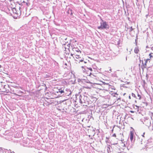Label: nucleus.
<instances>
[{"label": "nucleus", "mask_w": 153, "mask_h": 153, "mask_svg": "<svg viewBox=\"0 0 153 153\" xmlns=\"http://www.w3.org/2000/svg\"><path fill=\"white\" fill-rule=\"evenodd\" d=\"M132 96L134 97H136L135 95L133 93H132L131 94Z\"/></svg>", "instance_id": "obj_20"}, {"label": "nucleus", "mask_w": 153, "mask_h": 153, "mask_svg": "<svg viewBox=\"0 0 153 153\" xmlns=\"http://www.w3.org/2000/svg\"><path fill=\"white\" fill-rule=\"evenodd\" d=\"M145 134V132H144V133H143V135H142V136L143 137H144V134Z\"/></svg>", "instance_id": "obj_27"}, {"label": "nucleus", "mask_w": 153, "mask_h": 153, "mask_svg": "<svg viewBox=\"0 0 153 153\" xmlns=\"http://www.w3.org/2000/svg\"><path fill=\"white\" fill-rule=\"evenodd\" d=\"M87 68L89 69L90 71L91 72H94V71H95V70H94V71H93V70L92 69V68Z\"/></svg>", "instance_id": "obj_16"}, {"label": "nucleus", "mask_w": 153, "mask_h": 153, "mask_svg": "<svg viewBox=\"0 0 153 153\" xmlns=\"http://www.w3.org/2000/svg\"><path fill=\"white\" fill-rule=\"evenodd\" d=\"M75 56H76V58L78 59V61L76 60V61L77 62L79 61V63H80V62H82L83 61L84 59L83 58H81V57L79 56V55H76Z\"/></svg>", "instance_id": "obj_4"}, {"label": "nucleus", "mask_w": 153, "mask_h": 153, "mask_svg": "<svg viewBox=\"0 0 153 153\" xmlns=\"http://www.w3.org/2000/svg\"><path fill=\"white\" fill-rule=\"evenodd\" d=\"M106 140L107 139V140H108L109 139V138L108 137H106Z\"/></svg>", "instance_id": "obj_34"}, {"label": "nucleus", "mask_w": 153, "mask_h": 153, "mask_svg": "<svg viewBox=\"0 0 153 153\" xmlns=\"http://www.w3.org/2000/svg\"><path fill=\"white\" fill-rule=\"evenodd\" d=\"M109 71H111V69H110L109 70Z\"/></svg>", "instance_id": "obj_45"}, {"label": "nucleus", "mask_w": 153, "mask_h": 153, "mask_svg": "<svg viewBox=\"0 0 153 153\" xmlns=\"http://www.w3.org/2000/svg\"><path fill=\"white\" fill-rule=\"evenodd\" d=\"M128 97H129V98L130 99H131V96H130V95Z\"/></svg>", "instance_id": "obj_32"}, {"label": "nucleus", "mask_w": 153, "mask_h": 153, "mask_svg": "<svg viewBox=\"0 0 153 153\" xmlns=\"http://www.w3.org/2000/svg\"><path fill=\"white\" fill-rule=\"evenodd\" d=\"M146 48H149L148 46V45L146 46Z\"/></svg>", "instance_id": "obj_36"}, {"label": "nucleus", "mask_w": 153, "mask_h": 153, "mask_svg": "<svg viewBox=\"0 0 153 153\" xmlns=\"http://www.w3.org/2000/svg\"><path fill=\"white\" fill-rule=\"evenodd\" d=\"M137 96L138 97H139V100H141V95L139 94H137Z\"/></svg>", "instance_id": "obj_19"}, {"label": "nucleus", "mask_w": 153, "mask_h": 153, "mask_svg": "<svg viewBox=\"0 0 153 153\" xmlns=\"http://www.w3.org/2000/svg\"><path fill=\"white\" fill-rule=\"evenodd\" d=\"M70 44H68V45H67V47L68 48V49H69L70 48V46H69V45Z\"/></svg>", "instance_id": "obj_25"}, {"label": "nucleus", "mask_w": 153, "mask_h": 153, "mask_svg": "<svg viewBox=\"0 0 153 153\" xmlns=\"http://www.w3.org/2000/svg\"><path fill=\"white\" fill-rule=\"evenodd\" d=\"M135 107H136V108H135V109H137V110L138 111L139 108V107L138 106H137L136 105H135Z\"/></svg>", "instance_id": "obj_21"}, {"label": "nucleus", "mask_w": 153, "mask_h": 153, "mask_svg": "<svg viewBox=\"0 0 153 153\" xmlns=\"http://www.w3.org/2000/svg\"><path fill=\"white\" fill-rule=\"evenodd\" d=\"M130 112L131 113H133L134 112V111H131Z\"/></svg>", "instance_id": "obj_30"}, {"label": "nucleus", "mask_w": 153, "mask_h": 153, "mask_svg": "<svg viewBox=\"0 0 153 153\" xmlns=\"http://www.w3.org/2000/svg\"><path fill=\"white\" fill-rule=\"evenodd\" d=\"M117 143H118L117 142L114 143L112 141H111V144L112 145H115L116 144H117Z\"/></svg>", "instance_id": "obj_15"}, {"label": "nucleus", "mask_w": 153, "mask_h": 153, "mask_svg": "<svg viewBox=\"0 0 153 153\" xmlns=\"http://www.w3.org/2000/svg\"><path fill=\"white\" fill-rule=\"evenodd\" d=\"M13 9H15V10H16V8H13Z\"/></svg>", "instance_id": "obj_41"}, {"label": "nucleus", "mask_w": 153, "mask_h": 153, "mask_svg": "<svg viewBox=\"0 0 153 153\" xmlns=\"http://www.w3.org/2000/svg\"><path fill=\"white\" fill-rule=\"evenodd\" d=\"M143 103L146 104V106H147V105H148V104H147V103L143 102Z\"/></svg>", "instance_id": "obj_29"}, {"label": "nucleus", "mask_w": 153, "mask_h": 153, "mask_svg": "<svg viewBox=\"0 0 153 153\" xmlns=\"http://www.w3.org/2000/svg\"><path fill=\"white\" fill-rule=\"evenodd\" d=\"M123 86V87H125V86Z\"/></svg>", "instance_id": "obj_50"}, {"label": "nucleus", "mask_w": 153, "mask_h": 153, "mask_svg": "<svg viewBox=\"0 0 153 153\" xmlns=\"http://www.w3.org/2000/svg\"><path fill=\"white\" fill-rule=\"evenodd\" d=\"M58 91V95H61L62 96L64 95L65 91H64V89H63L62 88H59Z\"/></svg>", "instance_id": "obj_5"}, {"label": "nucleus", "mask_w": 153, "mask_h": 153, "mask_svg": "<svg viewBox=\"0 0 153 153\" xmlns=\"http://www.w3.org/2000/svg\"><path fill=\"white\" fill-rule=\"evenodd\" d=\"M150 59H146V60L145 59V62L144 64L143 63V60L142 61V64H143V65L144 66L145 68L146 67V66L147 65L146 64L147 63V62H148V61H149L150 60Z\"/></svg>", "instance_id": "obj_8"}, {"label": "nucleus", "mask_w": 153, "mask_h": 153, "mask_svg": "<svg viewBox=\"0 0 153 153\" xmlns=\"http://www.w3.org/2000/svg\"><path fill=\"white\" fill-rule=\"evenodd\" d=\"M104 84H106V83H105V82H104Z\"/></svg>", "instance_id": "obj_52"}, {"label": "nucleus", "mask_w": 153, "mask_h": 153, "mask_svg": "<svg viewBox=\"0 0 153 153\" xmlns=\"http://www.w3.org/2000/svg\"><path fill=\"white\" fill-rule=\"evenodd\" d=\"M82 62H83L84 63H85V64H86V63H87V61H84V60H83V61Z\"/></svg>", "instance_id": "obj_22"}, {"label": "nucleus", "mask_w": 153, "mask_h": 153, "mask_svg": "<svg viewBox=\"0 0 153 153\" xmlns=\"http://www.w3.org/2000/svg\"><path fill=\"white\" fill-rule=\"evenodd\" d=\"M82 68H83V66H82Z\"/></svg>", "instance_id": "obj_48"}, {"label": "nucleus", "mask_w": 153, "mask_h": 153, "mask_svg": "<svg viewBox=\"0 0 153 153\" xmlns=\"http://www.w3.org/2000/svg\"><path fill=\"white\" fill-rule=\"evenodd\" d=\"M1 66L0 65V68H1Z\"/></svg>", "instance_id": "obj_40"}, {"label": "nucleus", "mask_w": 153, "mask_h": 153, "mask_svg": "<svg viewBox=\"0 0 153 153\" xmlns=\"http://www.w3.org/2000/svg\"><path fill=\"white\" fill-rule=\"evenodd\" d=\"M135 102H137V101H136V100H135Z\"/></svg>", "instance_id": "obj_47"}, {"label": "nucleus", "mask_w": 153, "mask_h": 153, "mask_svg": "<svg viewBox=\"0 0 153 153\" xmlns=\"http://www.w3.org/2000/svg\"><path fill=\"white\" fill-rule=\"evenodd\" d=\"M127 56H126V60H127Z\"/></svg>", "instance_id": "obj_39"}, {"label": "nucleus", "mask_w": 153, "mask_h": 153, "mask_svg": "<svg viewBox=\"0 0 153 153\" xmlns=\"http://www.w3.org/2000/svg\"><path fill=\"white\" fill-rule=\"evenodd\" d=\"M153 53H150L149 54V56H150V58H151L152 57H153V56L152 55V54Z\"/></svg>", "instance_id": "obj_17"}, {"label": "nucleus", "mask_w": 153, "mask_h": 153, "mask_svg": "<svg viewBox=\"0 0 153 153\" xmlns=\"http://www.w3.org/2000/svg\"><path fill=\"white\" fill-rule=\"evenodd\" d=\"M139 50L137 47H136L134 50V53H137L139 52Z\"/></svg>", "instance_id": "obj_11"}, {"label": "nucleus", "mask_w": 153, "mask_h": 153, "mask_svg": "<svg viewBox=\"0 0 153 153\" xmlns=\"http://www.w3.org/2000/svg\"><path fill=\"white\" fill-rule=\"evenodd\" d=\"M112 136L114 137H116V134H114Z\"/></svg>", "instance_id": "obj_23"}, {"label": "nucleus", "mask_w": 153, "mask_h": 153, "mask_svg": "<svg viewBox=\"0 0 153 153\" xmlns=\"http://www.w3.org/2000/svg\"><path fill=\"white\" fill-rule=\"evenodd\" d=\"M65 49L66 48V47H65Z\"/></svg>", "instance_id": "obj_51"}, {"label": "nucleus", "mask_w": 153, "mask_h": 153, "mask_svg": "<svg viewBox=\"0 0 153 153\" xmlns=\"http://www.w3.org/2000/svg\"><path fill=\"white\" fill-rule=\"evenodd\" d=\"M72 50L73 51H76L77 52H79V51H80L81 52V51L79 50V49H76V48H73Z\"/></svg>", "instance_id": "obj_13"}, {"label": "nucleus", "mask_w": 153, "mask_h": 153, "mask_svg": "<svg viewBox=\"0 0 153 153\" xmlns=\"http://www.w3.org/2000/svg\"><path fill=\"white\" fill-rule=\"evenodd\" d=\"M58 90H59V89L57 88H54V90H53L54 93L55 94H58Z\"/></svg>", "instance_id": "obj_10"}, {"label": "nucleus", "mask_w": 153, "mask_h": 153, "mask_svg": "<svg viewBox=\"0 0 153 153\" xmlns=\"http://www.w3.org/2000/svg\"><path fill=\"white\" fill-rule=\"evenodd\" d=\"M129 29H130V30L129 31L130 32H131L133 30V28H132V27H130V28Z\"/></svg>", "instance_id": "obj_18"}, {"label": "nucleus", "mask_w": 153, "mask_h": 153, "mask_svg": "<svg viewBox=\"0 0 153 153\" xmlns=\"http://www.w3.org/2000/svg\"><path fill=\"white\" fill-rule=\"evenodd\" d=\"M130 139L132 143H134V142L135 139L134 138V133L133 131H131L130 134Z\"/></svg>", "instance_id": "obj_3"}, {"label": "nucleus", "mask_w": 153, "mask_h": 153, "mask_svg": "<svg viewBox=\"0 0 153 153\" xmlns=\"http://www.w3.org/2000/svg\"><path fill=\"white\" fill-rule=\"evenodd\" d=\"M129 28H130V27H127L126 30L127 31L128 30V29H129Z\"/></svg>", "instance_id": "obj_24"}, {"label": "nucleus", "mask_w": 153, "mask_h": 153, "mask_svg": "<svg viewBox=\"0 0 153 153\" xmlns=\"http://www.w3.org/2000/svg\"><path fill=\"white\" fill-rule=\"evenodd\" d=\"M120 136L121 137L123 136V134H120Z\"/></svg>", "instance_id": "obj_31"}, {"label": "nucleus", "mask_w": 153, "mask_h": 153, "mask_svg": "<svg viewBox=\"0 0 153 153\" xmlns=\"http://www.w3.org/2000/svg\"><path fill=\"white\" fill-rule=\"evenodd\" d=\"M137 40V39H135V42H136V44L137 43V42H136Z\"/></svg>", "instance_id": "obj_35"}, {"label": "nucleus", "mask_w": 153, "mask_h": 153, "mask_svg": "<svg viewBox=\"0 0 153 153\" xmlns=\"http://www.w3.org/2000/svg\"><path fill=\"white\" fill-rule=\"evenodd\" d=\"M85 80H86L85 79H78V82H87V83H89V82H90L89 81H86Z\"/></svg>", "instance_id": "obj_9"}, {"label": "nucleus", "mask_w": 153, "mask_h": 153, "mask_svg": "<svg viewBox=\"0 0 153 153\" xmlns=\"http://www.w3.org/2000/svg\"><path fill=\"white\" fill-rule=\"evenodd\" d=\"M151 49L152 50H153V47H152L151 48Z\"/></svg>", "instance_id": "obj_33"}, {"label": "nucleus", "mask_w": 153, "mask_h": 153, "mask_svg": "<svg viewBox=\"0 0 153 153\" xmlns=\"http://www.w3.org/2000/svg\"><path fill=\"white\" fill-rule=\"evenodd\" d=\"M49 75H46V76H45V77H49Z\"/></svg>", "instance_id": "obj_28"}, {"label": "nucleus", "mask_w": 153, "mask_h": 153, "mask_svg": "<svg viewBox=\"0 0 153 153\" xmlns=\"http://www.w3.org/2000/svg\"><path fill=\"white\" fill-rule=\"evenodd\" d=\"M147 121H148V123H147V124L146 125L148 126H150L151 125L150 121V120H147Z\"/></svg>", "instance_id": "obj_14"}, {"label": "nucleus", "mask_w": 153, "mask_h": 153, "mask_svg": "<svg viewBox=\"0 0 153 153\" xmlns=\"http://www.w3.org/2000/svg\"><path fill=\"white\" fill-rule=\"evenodd\" d=\"M93 74H94V72H90V74L89 75V76H90L91 77L94 79H97V76H96L94 75Z\"/></svg>", "instance_id": "obj_7"}, {"label": "nucleus", "mask_w": 153, "mask_h": 153, "mask_svg": "<svg viewBox=\"0 0 153 153\" xmlns=\"http://www.w3.org/2000/svg\"><path fill=\"white\" fill-rule=\"evenodd\" d=\"M134 108H136V107H134Z\"/></svg>", "instance_id": "obj_44"}, {"label": "nucleus", "mask_w": 153, "mask_h": 153, "mask_svg": "<svg viewBox=\"0 0 153 153\" xmlns=\"http://www.w3.org/2000/svg\"><path fill=\"white\" fill-rule=\"evenodd\" d=\"M125 94H126V93H124V94H123V95H124Z\"/></svg>", "instance_id": "obj_43"}, {"label": "nucleus", "mask_w": 153, "mask_h": 153, "mask_svg": "<svg viewBox=\"0 0 153 153\" xmlns=\"http://www.w3.org/2000/svg\"><path fill=\"white\" fill-rule=\"evenodd\" d=\"M26 4L27 5V6H28V4L27 3H26Z\"/></svg>", "instance_id": "obj_38"}, {"label": "nucleus", "mask_w": 153, "mask_h": 153, "mask_svg": "<svg viewBox=\"0 0 153 153\" xmlns=\"http://www.w3.org/2000/svg\"><path fill=\"white\" fill-rule=\"evenodd\" d=\"M67 90H66L65 91L64 93V95L65 94V96H69L71 94V92L69 89H67Z\"/></svg>", "instance_id": "obj_6"}, {"label": "nucleus", "mask_w": 153, "mask_h": 153, "mask_svg": "<svg viewBox=\"0 0 153 153\" xmlns=\"http://www.w3.org/2000/svg\"><path fill=\"white\" fill-rule=\"evenodd\" d=\"M73 54H72V53H71V56H73Z\"/></svg>", "instance_id": "obj_37"}, {"label": "nucleus", "mask_w": 153, "mask_h": 153, "mask_svg": "<svg viewBox=\"0 0 153 153\" xmlns=\"http://www.w3.org/2000/svg\"><path fill=\"white\" fill-rule=\"evenodd\" d=\"M119 99L120 100V98H118V99H117V100H118Z\"/></svg>", "instance_id": "obj_42"}, {"label": "nucleus", "mask_w": 153, "mask_h": 153, "mask_svg": "<svg viewBox=\"0 0 153 153\" xmlns=\"http://www.w3.org/2000/svg\"><path fill=\"white\" fill-rule=\"evenodd\" d=\"M141 142H142V139H141Z\"/></svg>", "instance_id": "obj_49"}, {"label": "nucleus", "mask_w": 153, "mask_h": 153, "mask_svg": "<svg viewBox=\"0 0 153 153\" xmlns=\"http://www.w3.org/2000/svg\"><path fill=\"white\" fill-rule=\"evenodd\" d=\"M100 26L98 27V28L100 30L107 29L109 28V25L105 21L101 19Z\"/></svg>", "instance_id": "obj_1"}, {"label": "nucleus", "mask_w": 153, "mask_h": 153, "mask_svg": "<svg viewBox=\"0 0 153 153\" xmlns=\"http://www.w3.org/2000/svg\"><path fill=\"white\" fill-rule=\"evenodd\" d=\"M88 100L89 99H88L87 96H82L81 95L79 96V102L82 104L84 103L83 106H87L86 104H88Z\"/></svg>", "instance_id": "obj_2"}, {"label": "nucleus", "mask_w": 153, "mask_h": 153, "mask_svg": "<svg viewBox=\"0 0 153 153\" xmlns=\"http://www.w3.org/2000/svg\"><path fill=\"white\" fill-rule=\"evenodd\" d=\"M105 141L106 142L109 143V139H108L107 140H106Z\"/></svg>", "instance_id": "obj_26"}, {"label": "nucleus", "mask_w": 153, "mask_h": 153, "mask_svg": "<svg viewBox=\"0 0 153 153\" xmlns=\"http://www.w3.org/2000/svg\"><path fill=\"white\" fill-rule=\"evenodd\" d=\"M47 87H46V89H47Z\"/></svg>", "instance_id": "obj_53"}, {"label": "nucleus", "mask_w": 153, "mask_h": 153, "mask_svg": "<svg viewBox=\"0 0 153 153\" xmlns=\"http://www.w3.org/2000/svg\"><path fill=\"white\" fill-rule=\"evenodd\" d=\"M16 87H17V86H15V87H16Z\"/></svg>", "instance_id": "obj_46"}, {"label": "nucleus", "mask_w": 153, "mask_h": 153, "mask_svg": "<svg viewBox=\"0 0 153 153\" xmlns=\"http://www.w3.org/2000/svg\"><path fill=\"white\" fill-rule=\"evenodd\" d=\"M68 14H70L71 15L73 14L72 10L71 9H69L68 10Z\"/></svg>", "instance_id": "obj_12"}]
</instances>
